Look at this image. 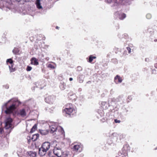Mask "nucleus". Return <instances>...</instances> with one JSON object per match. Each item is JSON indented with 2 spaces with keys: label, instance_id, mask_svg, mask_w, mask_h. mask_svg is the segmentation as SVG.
Wrapping results in <instances>:
<instances>
[{
  "label": "nucleus",
  "instance_id": "obj_56",
  "mask_svg": "<svg viewBox=\"0 0 157 157\" xmlns=\"http://www.w3.org/2000/svg\"><path fill=\"white\" fill-rule=\"evenodd\" d=\"M124 148H125V146H124V147H123V149H124Z\"/></svg>",
  "mask_w": 157,
  "mask_h": 157
},
{
  "label": "nucleus",
  "instance_id": "obj_31",
  "mask_svg": "<svg viewBox=\"0 0 157 157\" xmlns=\"http://www.w3.org/2000/svg\"><path fill=\"white\" fill-rule=\"evenodd\" d=\"M55 154V155H56V156H57L58 157H59L61 155L60 153H55V154Z\"/></svg>",
  "mask_w": 157,
  "mask_h": 157
},
{
  "label": "nucleus",
  "instance_id": "obj_25",
  "mask_svg": "<svg viewBox=\"0 0 157 157\" xmlns=\"http://www.w3.org/2000/svg\"><path fill=\"white\" fill-rule=\"evenodd\" d=\"M48 67L52 69H54L55 68L54 66L50 63L48 64Z\"/></svg>",
  "mask_w": 157,
  "mask_h": 157
},
{
  "label": "nucleus",
  "instance_id": "obj_43",
  "mask_svg": "<svg viewBox=\"0 0 157 157\" xmlns=\"http://www.w3.org/2000/svg\"><path fill=\"white\" fill-rule=\"evenodd\" d=\"M73 80V78H69V80L70 81H72Z\"/></svg>",
  "mask_w": 157,
  "mask_h": 157
},
{
  "label": "nucleus",
  "instance_id": "obj_49",
  "mask_svg": "<svg viewBox=\"0 0 157 157\" xmlns=\"http://www.w3.org/2000/svg\"><path fill=\"white\" fill-rule=\"evenodd\" d=\"M15 71L13 69H12V71H11V72H13Z\"/></svg>",
  "mask_w": 157,
  "mask_h": 157
},
{
  "label": "nucleus",
  "instance_id": "obj_37",
  "mask_svg": "<svg viewBox=\"0 0 157 157\" xmlns=\"http://www.w3.org/2000/svg\"><path fill=\"white\" fill-rule=\"evenodd\" d=\"M35 131V130H34V129H33V128H32L31 129V130H30V133H32L33 132Z\"/></svg>",
  "mask_w": 157,
  "mask_h": 157
},
{
  "label": "nucleus",
  "instance_id": "obj_10",
  "mask_svg": "<svg viewBox=\"0 0 157 157\" xmlns=\"http://www.w3.org/2000/svg\"><path fill=\"white\" fill-rule=\"evenodd\" d=\"M39 135L38 133H36L33 135L31 140L33 141H36L38 138Z\"/></svg>",
  "mask_w": 157,
  "mask_h": 157
},
{
  "label": "nucleus",
  "instance_id": "obj_2",
  "mask_svg": "<svg viewBox=\"0 0 157 157\" xmlns=\"http://www.w3.org/2000/svg\"><path fill=\"white\" fill-rule=\"evenodd\" d=\"M69 106L65 108L62 111L63 114V116L68 117H72L74 116L76 113V110H75L72 107L71 104H69ZM67 107L68 106L67 105Z\"/></svg>",
  "mask_w": 157,
  "mask_h": 157
},
{
  "label": "nucleus",
  "instance_id": "obj_21",
  "mask_svg": "<svg viewBox=\"0 0 157 157\" xmlns=\"http://www.w3.org/2000/svg\"><path fill=\"white\" fill-rule=\"evenodd\" d=\"M126 17V14L124 13H123L121 15L119 16V18L120 19L123 20Z\"/></svg>",
  "mask_w": 157,
  "mask_h": 157
},
{
  "label": "nucleus",
  "instance_id": "obj_23",
  "mask_svg": "<svg viewBox=\"0 0 157 157\" xmlns=\"http://www.w3.org/2000/svg\"><path fill=\"white\" fill-rule=\"evenodd\" d=\"M85 99L84 96L83 95H80L79 96V100L81 102V103L82 101H84Z\"/></svg>",
  "mask_w": 157,
  "mask_h": 157
},
{
  "label": "nucleus",
  "instance_id": "obj_44",
  "mask_svg": "<svg viewBox=\"0 0 157 157\" xmlns=\"http://www.w3.org/2000/svg\"><path fill=\"white\" fill-rule=\"evenodd\" d=\"M61 132L62 133H63V132H64V130L63 128H62Z\"/></svg>",
  "mask_w": 157,
  "mask_h": 157
},
{
  "label": "nucleus",
  "instance_id": "obj_24",
  "mask_svg": "<svg viewBox=\"0 0 157 157\" xmlns=\"http://www.w3.org/2000/svg\"><path fill=\"white\" fill-rule=\"evenodd\" d=\"M61 153V156H64V157H66L68 155V153H67V152L65 153L64 152H62L61 151V152H60V153Z\"/></svg>",
  "mask_w": 157,
  "mask_h": 157
},
{
  "label": "nucleus",
  "instance_id": "obj_47",
  "mask_svg": "<svg viewBox=\"0 0 157 157\" xmlns=\"http://www.w3.org/2000/svg\"><path fill=\"white\" fill-rule=\"evenodd\" d=\"M59 27L57 26H56V29H59Z\"/></svg>",
  "mask_w": 157,
  "mask_h": 157
},
{
  "label": "nucleus",
  "instance_id": "obj_30",
  "mask_svg": "<svg viewBox=\"0 0 157 157\" xmlns=\"http://www.w3.org/2000/svg\"><path fill=\"white\" fill-rule=\"evenodd\" d=\"M82 69V67L80 66H78L77 67V71H80Z\"/></svg>",
  "mask_w": 157,
  "mask_h": 157
},
{
  "label": "nucleus",
  "instance_id": "obj_34",
  "mask_svg": "<svg viewBox=\"0 0 157 157\" xmlns=\"http://www.w3.org/2000/svg\"><path fill=\"white\" fill-rule=\"evenodd\" d=\"M113 1V0H106L107 2L110 4Z\"/></svg>",
  "mask_w": 157,
  "mask_h": 157
},
{
  "label": "nucleus",
  "instance_id": "obj_32",
  "mask_svg": "<svg viewBox=\"0 0 157 157\" xmlns=\"http://www.w3.org/2000/svg\"><path fill=\"white\" fill-rule=\"evenodd\" d=\"M23 3L24 2H31V0H23Z\"/></svg>",
  "mask_w": 157,
  "mask_h": 157
},
{
  "label": "nucleus",
  "instance_id": "obj_6",
  "mask_svg": "<svg viewBox=\"0 0 157 157\" xmlns=\"http://www.w3.org/2000/svg\"><path fill=\"white\" fill-rule=\"evenodd\" d=\"M47 150L43 148H41V147L39 148L38 154L40 156L44 155L46 153Z\"/></svg>",
  "mask_w": 157,
  "mask_h": 157
},
{
  "label": "nucleus",
  "instance_id": "obj_22",
  "mask_svg": "<svg viewBox=\"0 0 157 157\" xmlns=\"http://www.w3.org/2000/svg\"><path fill=\"white\" fill-rule=\"evenodd\" d=\"M79 147L80 146L78 145H75L73 147L74 150L77 151L78 150Z\"/></svg>",
  "mask_w": 157,
  "mask_h": 157
},
{
  "label": "nucleus",
  "instance_id": "obj_55",
  "mask_svg": "<svg viewBox=\"0 0 157 157\" xmlns=\"http://www.w3.org/2000/svg\"><path fill=\"white\" fill-rule=\"evenodd\" d=\"M45 110H48V108H45Z\"/></svg>",
  "mask_w": 157,
  "mask_h": 157
},
{
  "label": "nucleus",
  "instance_id": "obj_9",
  "mask_svg": "<svg viewBox=\"0 0 157 157\" xmlns=\"http://www.w3.org/2000/svg\"><path fill=\"white\" fill-rule=\"evenodd\" d=\"M40 0H36L35 2V4L36 5V6L38 9L42 8V7L41 5Z\"/></svg>",
  "mask_w": 157,
  "mask_h": 157
},
{
  "label": "nucleus",
  "instance_id": "obj_38",
  "mask_svg": "<svg viewBox=\"0 0 157 157\" xmlns=\"http://www.w3.org/2000/svg\"><path fill=\"white\" fill-rule=\"evenodd\" d=\"M54 109V108H53V109H52L49 108L48 109V111L50 113H52V111H53V110Z\"/></svg>",
  "mask_w": 157,
  "mask_h": 157
},
{
  "label": "nucleus",
  "instance_id": "obj_3",
  "mask_svg": "<svg viewBox=\"0 0 157 157\" xmlns=\"http://www.w3.org/2000/svg\"><path fill=\"white\" fill-rule=\"evenodd\" d=\"M13 122V119L10 117L6 118L5 120V128L6 129H9L10 128L12 130L14 128V126L13 125L12 123Z\"/></svg>",
  "mask_w": 157,
  "mask_h": 157
},
{
  "label": "nucleus",
  "instance_id": "obj_60",
  "mask_svg": "<svg viewBox=\"0 0 157 157\" xmlns=\"http://www.w3.org/2000/svg\"><path fill=\"white\" fill-rule=\"evenodd\" d=\"M157 41V40H155V41Z\"/></svg>",
  "mask_w": 157,
  "mask_h": 157
},
{
  "label": "nucleus",
  "instance_id": "obj_41",
  "mask_svg": "<svg viewBox=\"0 0 157 157\" xmlns=\"http://www.w3.org/2000/svg\"><path fill=\"white\" fill-rule=\"evenodd\" d=\"M29 137L30 138V139L29 140H28V143L29 144L30 143V142L31 141L30 137L29 136Z\"/></svg>",
  "mask_w": 157,
  "mask_h": 157
},
{
  "label": "nucleus",
  "instance_id": "obj_8",
  "mask_svg": "<svg viewBox=\"0 0 157 157\" xmlns=\"http://www.w3.org/2000/svg\"><path fill=\"white\" fill-rule=\"evenodd\" d=\"M69 100H71L72 102L75 101L76 99V96L75 94H72L68 95Z\"/></svg>",
  "mask_w": 157,
  "mask_h": 157
},
{
  "label": "nucleus",
  "instance_id": "obj_12",
  "mask_svg": "<svg viewBox=\"0 0 157 157\" xmlns=\"http://www.w3.org/2000/svg\"><path fill=\"white\" fill-rule=\"evenodd\" d=\"M66 83L63 82H61L59 85V87L62 90H64L65 89Z\"/></svg>",
  "mask_w": 157,
  "mask_h": 157
},
{
  "label": "nucleus",
  "instance_id": "obj_63",
  "mask_svg": "<svg viewBox=\"0 0 157 157\" xmlns=\"http://www.w3.org/2000/svg\"><path fill=\"white\" fill-rule=\"evenodd\" d=\"M114 133H113V135H114Z\"/></svg>",
  "mask_w": 157,
  "mask_h": 157
},
{
  "label": "nucleus",
  "instance_id": "obj_40",
  "mask_svg": "<svg viewBox=\"0 0 157 157\" xmlns=\"http://www.w3.org/2000/svg\"><path fill=\"white\" fill-rule=\"evenodd\" d=\"M107 120V118H103L102 120H101V121L103 122H104L106 120Z\"/></svg>",
  "mask_w": 157,
  "mask_h": 157
},
{
  "label": "nucleus",
  "instance_id": "obj_15",
  "mask_svg": "<svg viewBox=\"0 0 157 157\" xmlns=\"http://www.w3.org/2000/svg\"><path fill=\"white\" fill-rule=\"evenodd\" d=\"M50 132L52 133H53L55 132L57 130V128L56 126L54 125L50 126Z\"/></svg>",
  "mask_w": 157,
  "mask_h": 157
},
{
  "label": "nucleus",
  "instance_id": "obj_54",
  "mask_svg": "<svg viewBox=\"0 0 157 157\" xmlns=\"http://www.w3.org/2000/svg\"><path fill=\"white\" fill-rule=\"evenodd\" d=\"M81 89H78V91H81Z\"/></svg>",
  "mask_w": 157,
  "mask_h": 157
},
{
  "label": "nucleus",
  "instance_id": "obj_48",
  "mask_svg": "<svg viewBox=\"0 0 157 157\" xmlns=\"http://www.w3.org/2000/svg\"><path fill=\"white\" fill-rule=\"evenodd\" d=\"M101 114L100 115L101 116H102L103 115V113H101Z\"/></svg>",
  "mask_w": 157,
  "mask_h": 157
},
{
  "label": "nucleus",
  "instance_id": "obj_62",
  "mask_svg": "<svg viewBox=\"0 0 157 157\" xmlns=\"http://www.w3.org/2000/svg\"><path fill=\"white\" fill-rule=\"evenodd\" d=\"M51 157H55L54 156H51Z\"/></svg>",
  "mask_w": 157,
  "mask_h": 157
},
{
  "label": "nucleus",
  "instance_id": "obj_29",
  "mask_svg": "<svg viewBox=\"0 0 157 157\" xmlns=\"http://www.w3.org/2000/svg\"><path fill=\"white\" fill-rule=\"evenodd\" d=\"M52 153V151L51 150L48 152L47 154L49 157L51 156Z\"/></svg>",
  "mask_w": 157,
  "mask_h": 157
},
{
  "label": "nucleus",
  "instance_id": "obj_14",
  "mask_svg": "<svg viewBox=\"0 0 157 157\" xmlns=\"http://www.w3.org/2000/svg\"><path fill=\"white\" fill-rule=\"evenodd\" d=\"M96 58V57L95 56H93L92 55H91L89 56V63H94L95 62V61H94L92 63L94 59Z\"/></svg>",
  "mask_w": 157,
  "mask_h": 157
},
{
  "label": "nucleus",
  "instance_id": "obj_16",
  "mask_svg": "<svg viewBox=\"0 0 157 157\" xmlns=\"http://www.w3.org/2000/svg\"><path fill=\"white\" fill-rule=\"evenodd\" d=\"M84 78V75H79L77 77L78 81L80 83H82L83 82Z\"/></svg>",
  "mask_w": 157,
  "mask_h": 157
},
{
  "label": "nucleus",
  "instance_id": "obj_59",
  "mask_svg": "<svg viewBox=\"0 0 157 157\" xmlns=\"http://www.w3.org/2000/svg\"><path fill=\"white\" fill-rule=\"evenodd\" d=\"M59 157H64V156H62L61 155Z\"/></svg>",
  "mask_w": 157,
  "mask_h": 157
},
{
  "label": "nucleus",
  "instance_id": "obj_42",
  "mask_svg": "<svg viewBox=\"0 0 157 157\" xmlns=\"http://www.w3.org/2000/svg\"><path fill=\"white\" fill-rule=\"evenodd\" d=\"M145 61L146 62H148L149 61V59L148 58H146L145 59Z\"/></svg>",
  "mask_w": 157,
  "mask_h": 157
},
{
  "label": "nucleus",
  "instance_id": "obj_28",
  "mask_svg": "<svg viewBox=\"0 0 157 157\" xmlns=\"http://www.w3.org/2000/svg\"><path fill=\"white\" fill-rule=\"evenodd\" d=\"M37 124H35L32 127L33 129H34L35 131L37 128Z\"/></svg>",
  "mask_w": 157,
  "mask_h": 157
},
{
  "label": "nucleus",
  "instance_id": "obj_57",
  "mask_svg": "<svg viewBox=\"0 0 157 157\" xmlns=\"http://www.w3.org/2000/svg\"><path fill=\"white\" fill-rule=\"evenodd\" d=\"M21 0H17V1H18V2H20V1H21Z\"/></svg>",
  "mask_w": 157,
  "mask_h": 157
},
{
  "label": "nucleus",
  "instance_id": "obj_45",
  "mask_svg": "<svg viewBox=\"0 0 157 157\" xmlns=\"http://www.w3.org/2000/svg\"><path fill=\"white\" fill-rule=\"evenodd\" d=\"M155 69H153V70H152V73H155L154 72H155Z\"/></svg>",
  "mask_w": 157,
  "mask_h": 157
},
{
  "label": "nucleus",
  "instance_id": "obj_11",
  "mask_svg": "<svg viewBox=\"0 0 157 157\" xmlns=\"http://www.w3.org/2000/svg\"><path fill=\"white\" fill-rule=\"evenodd\" d=\"M28 155L31 157H35L36 155V152L31 151L27 152Z\"/></svg>",
  "mask_w": 157,
  "mask_h": 157
},
{
  "label": "nucleus",
  "instance_id": "obj_13",
  "mask_svg": "<svg viewBox=\"0 0 157 157\" xmlns=\"http://www.w3.org/2000/svg\"><path fill=\"white\" fill-rule=\"evenodd\" d=\"M39 132L42 135H45L47 134L48 133V132L47 130H40L39 129Z\"/></svg>",
  "mask_w": 157,
  "mask_h": 157
},
{
  "label": "nucleus",
  "instance_id": "obj_35",
  "mask_svg": "<svg viewBox=\"0 0 157 157\" xmlns=\"http://www.w3.org/2000/svg\"><path fill=\"white\" fill-rule=\"evenodd\" d=\"M127 49L128 51V53H130L131 52V49L129 47H127Z\"/></svg>",
  "mask_w": 157,
  "mask_h": 157
},
{
  "label": "nucleus",
  "instance_id": "obj_46",
  "mask_svg": "<svg viewBox=\"0 0 157 157\" xmlns=\"http://www.w3.org/2000/svg\"><path fill=\"white\" fill-rule=\"evenodd\" d=\"M155 68H157V63H155Z\"/></svg>",
  "mask_w": 157,
  "mask_h": 157
},
{
  "label": "nucleus",
  "instance_id": "obj_39",
  "mask_svg": "<svg viewBox=\"0 0 157 157\" xmlns=\"http://www.w3.org/2000/svg\"><path fill=\"white\" fill-rule=\"evenodd\" d=\"M3 131V129L2 128H0V134H2Z\"/></svg>",
  "mask_w": 157,
  "mask_h": 157
},
{
  "label": "nucleus",
  "instance_id": "obj_26",
  "mask_svg": "<svg viewBox=\"0 0 157 157\" xmlns=\"http://www.w3.org/2000/svg\"><path fill=\"white\" fill-rule=\"evenodd\" d=\"M32 68V67L31 66H28L27 67L26 70L27 71H29L31 70Z\"/></svg>",
  "mask_w": 157,
  "mask_h": 157
},
{
  "label": "nucleus",
  "instance_id": "obj_17",
  "mask_svg": "<svg viewBox=\"0 0 157 157\" xmlns=\"http://www.w3.org/2000/svg\"><path fill=\"white\" fill-rule=\"evenodd\" d=\"M61 149L60 148H58V147H55L54 148L53 150V153L54 154H55V153H60L61 152Z\"/></svg>",
  "mask_w": 157,
  "mask_h": 157
},
{
  "label": "nucleus",
  "instance_id": "obj_53",
  "mask_svg": "<svg viewBox=\"0 0 157 157\" xmlns=\"http://www.w3.org/2000/svg\"><path fill=\"white\" fill-rule=\"evenodd\" d=\"M124 109H125L126 110V112H128V110L126 109L125 108H124Z\"/></svg>",
  "mask_w": 157,
  "mask_h": 157
},
{
  "label": "nucleus",
  "instance_id": "obj_5",
  "mask_svg": "<svg viewBox=\"0 0 157 157\" xmlns=\"http://www.w3.org/2000/svg\"><path fill=\"white\" fill-rule=\"evenodd\" d=\"M50 143L48 142H45L41 145V148H43L47 150H48L50 147Z\"/></svg>",
  "mask_w": 157,
  "mask_h": 157
},
{
  "label": "nucleus",
  "instance_id": "obj_58",
  "mask_svg": "<svg viewBox=\"0 0 157 157\" xmlns=\"http://www.w3.org/2000/svg\"><path fill=\"white\" fill-rule=\"evenodd\" d=\"M155 150H157V147L156 148H155Z\"/></svg>",
  "mask_w": 157,
  "mask_h": 157
},
{
  "label": "nucleus",
  "instance_id": "obj_51",
  "mask_svg": "<svg viewBox=\"0 0 157 157\" xmlns=\"http://www.w3.org/2000/svg\"><path fill=\"white\" fill-rule=\"evenodd\" d=\"M131 97V96H128V99H130V97Z\"/></svg>",
  "mask_w": 157,
  "mask_h": 157
},
{
  "label": "nucleus",
  "instance_id": "obj_20",
  "mask_svg": "<svg viewBox=\"0 0 157 157\" xmlns=\"http://www.w3.org/2000/svg\"><path fill=\"white\" fill-rule=\"evenodd\" d=\"M19 51V50L18 48H15L13 50L12 52H13L15 55H17Z\"/></svg>",
  "mask_w": 157,
  "mask_h": 157
},
{
  "label": "nucleus",
  "instance_id": "obj_36",
  "mask_svg": "<svg viewBox=\"0 0 157 157\" xmlns=\"http://www.w3.org/2000/svg\"><path fill=\"white\" fill-rule=\"evenodd\" d=\"M3 86L6 89H8L9 88V86L8 84H7L5 85H4Z\"/></svg>",
  "mask_w": 157,
  "mask_h": 157
},
{
  "label": "nucleus",
  "instance_id": "obj_19",
  "mask_svg": "<svg viewBox=\"0 0 157 157\" xmlns=\"http://www.w3.org/2000/svg\"><path fill=\"white\" fill-rule=\"evenodd\" d=\"M13 62L14 61L11 58H10L9 59H7L6 60V63H9L11 65V67H13Z\"/></svg>",
  "mask_w": 157,
  "mask_h": 157
},
{
  "label": "nucleus",
  "instance_id": "obj_27",
  "mask_svg": "<svg viewBox=\"0 0 157 157\" xmlns=\"http://www.w3.org/2000/svg\"><path fill=\"white\" fill-rule=\"evenodd\" d=\"M146 17L148 19H150L151 17V14L150 13L147 14L146 16Z\"/></svg>",
  "mask_w": 157,
  "mask_h": 157
},
{
  "label": "nucleus",
  "instance_id": "obj_52",
  "mask_svg": "<svg viewBox=\"0 0 157 157\" xmlns=\"http://www.w3.org/2000/svg\"><path fill=\"white\" fill-rule=\"evenodd\" d=\"M131 97V96H128V99H130V97Z\"/></svg>",
  "mask_w": 157,
  "mask_h": 157
},
{
  "label": "nucleus",
  "instance_id": "obj_18",
  "mask_svg": "<svg viewBox=\"0 0 157 157\" xmlns=\"http://www.w3.org/2000/svg\"><path fill=\"white\" fill-rule=\"evenodd\" d=\"M118 79V82L119 83H121L122 82V79L120 77V76L117 75L114 78V80H116Z\"/></svg>",
  "mask_w": 157,
  "mask_h": 157
},
{
  "label": "nucleus",
  "instance_id": "obj_4",
  "mask_svg": "<svg viewBox=\"0 0 157 157\" xmlns=\"http://www.w3.org/2000/svg\"><path fill=\"white\" fill-rule=\"evenodd\" d=\"M55 99L56 97L54 95L49 96L45 98V101L48 103L52 104Z\"/></svg>",
  "mask_w": 157,
  "mask_h": 157
},
{
  "label": "nucleus",
  "instance_id": "obj_7",
  "mask_svg": "<svg viewBox=\"0 0 157 157\" xmlns=\"http://www.w3.org/2000/svg\"><path fill=\"white\" fill-rule=\"evenodd\" d=\"M31 64L35 65H38L39 64L38 59L35 57H32L31 59Z\"/></svg>",
  "mask_w": 157,
  "mask_h": 157
},
{
  "label": "nucleus",
  "instance_id": "obj_50",
  "mask_svg": "<svg viewBox=\"0 0 157 157\" xmlns=\"http://www.w3.org/2000/svg\"><path fill=\"white\" fill-rule=\"evenodd\" d=\"M86 59L87 60V61L88 62V57L86 58Z\"/></svg>",
  "mask_w": 157,
  "mask_h": 157
},
{
  "label": "nucleus",
  "instance_id": "obj_61",
  "mask_svg": "<svg viewBox=\"0 0 157 157\" xmlns=\"http://www.w3.org/2000/svg\"><path fill=\"white\" fill-rule=\"evenodd\" d=\"M9 67L10 69V68H11V67L10 66H9Z\"/></svg>",
  "mask_w": 157,
  "mask_h": 157
},
{
  "label": "nucleus",
  "instance_id": "obj_33",
  "mask_svg": "<svg viewBox=\"0 0 157 157\" xmlns=\"http://www.w3.org/2000/svg\"><path fill=\"white\" fill-rule=\"evenodd\" d=\"M114 122L116 123H120L121 122V121L119 120H118L117 119H114Z\"/></svg>",
  "mask_w": 157,
  "mask_h": 157
},
{
  "label": "nucleus",
  "instance_id": "obj_1",
  "mask_svg": "<svg viewBox=\"0 0 157 157\" xmlns=\"http://www.w3.org/2000/svg\"><path fill=\"white\" fill-rule=\"evenodd\" d=\"M21 102L18 99L13 100L11 99L5 103L3 107L6 109L5 112L6 114H12L14 117L20 115L23 117L26 115L25 109H23L19 111L17 109L18 106L21 105Z\"/></svg>",
  "mask_w": 157,
  "mask_h": 157
}]
</instances>
